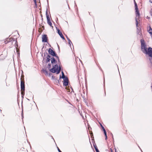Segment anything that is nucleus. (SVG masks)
<instances>
[{
    "label": "nucleus",
    "instance_id": "nucleus-3",
    "mask_svg": "<svg viewBox=\"0 0 152 152\" xmlns=\"http://www.w3.org/2000/svg\"><path fill=\"white\" fill-rule=\"evenodd\" d=\"M48 52L51 55L55 56L58 59V57L57 56L56 54V53L55 52L53 51L52 49L51 48H49L48 50Z\"/></svg>",
    "mask_w": 152,
    "mask_h": 152
},
{
    "label": "nucleus",
    "instance_id": "nucleus-7",
    "mask_svg": "<svg viewBox=\"0 0 152 152\" xmlns=\"http://www.w3.org/2000/svg\"><path fill=\"white\" fill-rule=\"evenodd\" d=\"M68 79L67 77H66L64 80L63 85L65 86H66L68 85Z\"/></svg>",
    "mask_w": 152,
    "mask_h": 152
},
{
    "label": "nucleus",
    "instance_id": "nucleus-12",
    "mask_svg": "<svg viewBox=\"0 0 152 152\" xmlns=\"http://www.w3.org/2000/svg\"><path fill=\"white\" fill-rule=\"evenodd\" d=\"M15 47H16V50H17V51H18V50H19V49L18 48V42H17V41H16L15 42Z\"/></svg>",
    "mask_w": 152,
    "mask_h": 152
},
{
    "label": "nucleus",
    "instance_id": "nucleus-33",
    "mask_svg": "<svg viewBox=\"0 0 152 152\" xmlns=\"http://www.w3.org/2000/svg\"><path fill=\"white\" fill-rule=\"evenodd\" d=\"M66 38H67V39H68V40H69V39L68 37H67V36H66Z\"/></svg>",
    "mask_w": 152,
    "mask_h": 152
},
{
    "label": "nucleus",
    "instance_id": "nucleus-23",
    "mask_svg": "<svg viewBox=\"0 0 152 152\" xmlns=\"http://www.w3.org/2000/svg\"><path fill=\"white\" fill-rule=\"evenodd\" d=\"M95 149V150H96V152H99V150L98 149V148H96Z\"/></svg>",
    "mask_w": 152,
    "mask_h": 152
},
{
    "label": "nucleus",
    "instance_id": "nucleus-21",
    "mask_svg": "<svg viewBox=\"0 0 152 152\" xmlns=\"http://www.w3.org/2000/svg\"><path fill=\"white\" fill-rule=\"evenodd\" d=\"M42 31V30L40 28H39L38 30V31L39 33H41Z\"/></svg>",
    "mask_w": 152,
    "mask_h": 152
},
{
    "label": "nucleus",
    "instance_id": "nucleus-14",
    "mask_svg": "<svg viewBox=\"0 0 152 152\" xmlns=\"http://www.w3.org/2000/svg\"><path fill=\"white\" fill-rule=\"evenodd\" d=\"M20 80L21 82L22 81L23 82H25L24 80V76L23 75H21V76Z\"/></svg>",
    "mask_w": 152,
    "mask_h": 152
},
{
    "label": "nucleus",
    "instance_id": "nucleus-37",
    "mask_svg": "<svg viewBox=\"0 0 152 152\" xmlns=\"http://www.w3.org/2000/svg\"><path fill=\"white\" fill-rule=\"evenodd\" d=\"M151 88L152 89V86H151Z\"/></svg>",
    "mask_w": 152,
    "mask_h": 152
},
{
    "label": "nucleus",
    "instance_id": "nucleus-20",
    "mask_svg": "<svg viewBox=\"0 0 152 152\" xmlns=\"http://www.w3.org/2000/svg\"><path fill=\"white\" fill-rule=\"evenodd\" d=\"M93 146L94 148H95V149L98 148L96 144H93Z\"/></svg>",
    "mask_w": 152,
    "mask_h": 152
},
{
    "label": "nucleus",
    "instance_id": "nucleus-38",
    "mask_svg": "<svg viewBox=\"0 0 152 152\" xmlns=\"http://www.w3.org/2000/svg\"><path fill=\"white\" fill-rule=\"evenodd\" d=\"M151 2L152 3V1Z\"/></svg>",
    "mask_w": 152,
    "mask_h": 152
},
{
    "label": "nucleus",
    "instance_id": "nucleus-27",
    "mask_svg": "<svg viewBox=\"0 0 152 152\" xmlns=\"http://www.w3.org/2000/svg\"><path fill=\"white\" fill-rule=\"evenodd\" d=\"M58 149L59 152H62L58 148Z\"/></svg>",
    "mask_w": 152,
    "mask_h": 152
},
{
    "label": "nucleus",
    "instance_id": "nucleus-36",
    "mask_svg": "<svg viewBox=\"0 0 152 152\" xmlns=\"http://www.w3.org/2000/svg\"><path fill=\"white\" fill-rule=\"evenodd\" d=\"M50 65H51L50 64H48V66H50Z\"/></svg>",
    "mask_w": 152,
    "mask_h": 152
},
{
    "label": "nucleus",
    "instance_id": "nucleus-18",
    "mask_svg": "<svg viewBox=\"0 0 152 152\" xmlns=\"http://www.w3.org/2000/svg\"><path fill=\"white\" fill-rule=\"evenodd\" d=\"M46 17H47V21H49L50 20V18L49 17V15L46 13Z\"/></svg>",
    "mask_w": 152,
    "mask_h": 152
},
{
    "label": "nucleus",
    "instance_id": "nucleus-29",
    "mask_svg": "<svg viewBox=\"0 0 152 152\" xmlns=\"http://www.w3.org/2000/svg\"><path fill=\"white\" fill-rule=\"evenodd\" d=\"M50 58V56L49 55H48V58Z\"/></svg>",
    "mask_w": 152,
    "mask_h": 152
},
{
    "label": "nucleus",
    "instance_id": "nucleus-9",
    "mask_svg": "<svg viewBox=\"0 0 152 152\" xmlns=\"http://www.w3.org/2000/svg\"><path fill=\"white\" fill-rule=\"evenodd\" d=\"M42 71L43 72V73L46 75H48V71L46 70V69H43L42 70Z\"/></svg>",
    "mask_w": 152,
    "mask_h": 152
},
{
    "label": "nucleus",
    "instance_id": "nucleus-19",
    "mask_svg": "<svg viewBox=\"0 0 152 152\" xmlns=\"http://www.w3.org/2000/svg\"><path fill=\"white\" fill-rule=\"evenodd\" d=\"M62 76L61 77L62 78L65 79V75H64V72H62Z\"/></svg>",
    "mask_w": 152,
    "mask_h": 152
},
{
    "label": "nucleus",
    "instance_id": "nucleus-24",
    "mask_svg": "<svg viewBox=\"0 0 152 152\" xmlns=\"http://www.w3.org/2000/svg\"><path fill=\"white\" fill-rule=\"evenodd\" d=\"M68 40L69 41V43L70 45H71L70 43H72L71 41H70V39H69V40Z\"/></svg>",
    "mask_w": 152,
    "mask_h": 152
},
{
    "label": "nucleus",
    "instance_id": "nucleus-25",
    "mask_svg": "<svg viewBox=\"0 0 152 152\" xmlns=\"http://www.w3.org/2000/svg\"><path fill=\"white\" fill-rule=\"evenodd\" d=\"M138 24V22L137 20L136 22V25L137 26Z\"/></svg>",
    "mask_w": 152,
    "mask_h": 152
},
{
    "label": "nucleus",
    "instance_id": "nucleus-16",
    "mask_svg": "<svg viewBox=\"0 0 152 152\" xmlns=\"http://www.w3.org/2000/svg\"><path fill=\"white\" fill-rule=\"evenodd\" d=\"M103 131H104V135L105 136V140H107V136L106 132L105 129H104V130Z\"/></svg>",
    "mask_w": 152,
    "mask_h": 152
},
{
    "label": "nucleus",
    "instance_id": "nucleus-34",
    "mask_svg": "<svg viewBox=\"0 0 152 152\" xmlns=\"http://www.w3.org/2000/svg\"><path fill=\"white\" fill-rule=\"evenodd\" d=\"M90 134H91V135H93V133L92 132L90 133Z\"/></svg>",
    "mask_w": 152,
    "mask_h": 152
},
{
    "label": "nucleus",
    "instance_id": "nucleus-32",
    "mask_svg": "<svg viewBox=\"0 0 152 152\" xmlns=\"http://www.w3.org/2000/svg\"><path fill=\"white\" fill-rule=\"evenodd\" d=\"M126 132L125 133V134H127V130H126Z\"/></svg>",
    "mask_w": 152,
    "mask_h": 152
},
{
    "label": "nucleus",
    "instance_id": "nucleus-4",
    "mask_svg": "<svg viewBox=\"0 0 152 152\" xmlns=\"http://www.w3.org/2000/svg\"><path fill=\"white\" fill-rule=\"evenodd\" d=\"M42 42H47L48 40V38L47 35L44 34L42 36Z\"/></svg>",
    "mask_w": 152,
    "mask_h": 152
},
{
    "label": "nucleus",
    "instance_id": "nucleus-13",
    "mask_svg": "<svg viewBox=\"0 0 152 152\" xmlns=\"http://www.w3.org/2000/svg\"><path fill=\"white\" fill-rule=\"evenodd\" d=\"M51 60L52 64H53V63H55L56 62V61L54 58H51Z\"/></svg>",
    "mask_w": 152,
    "mask_h": 152
},
{
    "label": "nucleus",
    "instance_id": "nucleus-26",
    "mask_svg": "<svg viewBox=\"0 0 152 152\" xmlns=\"http://www.w3.org/2000/svg\"><path fill=\"white\" fill-rule=\"evenodd\" d=\"M101 127H102V129L103 130H104V129H105L104 128V127L102 125H101Z\"/></svg>",
    "mask_w": 152,
    "mask_h": 152
},
{
    "label": "nucleus",
    "instance_id": "nucleus-5",
    "mask_svg": "<svg viewBox=\"0 0 152 152\" xmlns=\"http://www.w3.org/2000/svg\"><path fill=\"white\" fill-rule=\"evenodd\" d=\"M134 3L135 4V9L136 10V13L137 15H139V12L138 10L137 6V3L135 2V1H134Z\"/></svg>",
    "mask_w": 152,
    "mask_h": 152
},
{
    "label": "nucleus",
    "instance_id": "nucleus-28",
    "mask_svg": "<svg viewBox=\"0 0 152 152\" xmlns=\"http://www.w3.org/2000/svg\"><path fill=\"white\" fill-rule=\"evenodd\" d=\"M150 14L151 15H152V9L151 10V11H150Z\"/></svg>",
    "mask_w": 152,
    "mask_h": 152
},
{
    "label": "nucleus",
    "instance_id": "nucleus-15",
    "mask_svg": "<svg viewBox=\"0 0 152 152\" xmlns=\"http://www.w3.org/2000/svg\"><path fill=\"white\" fill-rule=\"evenodd\" d=\"M47 22H48V24L51 26V27H52V28L53 27L52 26V23L51 22L50 20H49V21H47Z\"/></svg>",
    "mask_w": 152,
    "mask_h": 152
},
{
    "label": "nucleus",
    "instance_id": "nucleus-10",
    "mask_svg": "<svg viewBox=\"0 0 152 152\" xmlns=\"http://www.w3.org/2000/svg\"><path fill=\"white\" fill-rule=\"evenodd\" d=\"M11 38H7L6 39V40L4 41V43L5 44L8 43L9 42L11 41Z\"/></svg>",
    "mask_w": 152,
    "mask_h": 152
},
{
    "label": "nucleus",
    "instance_id": "nucleus-6",
    "mask_svg": "<svg viewBox=\"0 0 152 152\" xmlns=\"http://www.w3.org/2000/svg\"><path fill=\"white\" fill-rule=\"evenodd\" d=\"M20 88L21 90H25V82H20Z\"/></svg>",
    "mask_w": 152,
    "mask_h": 152
},
{
    "label": "nucleus",
    "instance_id": "nucleus-22",
    "mask_svg": "<svg viewBox=\"0 0 152 152\" xmlns=\"http://www.w3.org/2000/svg\"><path fill=\"white\" fill-rule=\"evenodd\" d=\"M50 61V59L49 58H47V59H46V61L47 62H48Z\"/></svg>",
    "mask_w": 152,
    "mask_h": 152
},
{
    "label": "nucleus",
    "instance_id": "nucleus-35",
    "mask_svg": "<svg viewBox=\"0 0 152 152\" xmlns=\"http://www.w3.org/2000/svg\"><path fill=\"white\" fill-rule=\"evenodd\" d=\"M111 152H113V150L112 149H111Z\"/></svg>",
    "mask_w": 152,
    "mask_h": 152
},
{
    "label": "nucleus",
    "instance_id": "nucleus-8",
    "mask_svg": "<svg viewBox=\"0 0 152 152\" xmlns=\"http://www.w3.org/2000/svg\"><path fill=\"white\" fill-rule=\"evenodd\" d=\"M57 31H58V33L60 35L61 37L63 39H65L63 35L61 32L60 31V30L59 29H57Z\"/></svg>",
    "mask_w": 152,
    "mask_h": 152
},
{
    "label": "nucleus",
    "instance_id": "nucleus-30",
    "mask_svg": "<svg viewBox=\"0 0 152 152\" xmlns=\"http://www.w3.org/2000/svg\"><path fill=\"white\" fill-rule=\"evenodd\" d=\"M17 50V53H18V54H19V50H18V51H17V50Z\"/></svg>",
    "mask_w": 152,
    "mask_h": 152
},
{
    "label": "nucleus",
    "instance_id": "nucleus-31",
    "mask_svg": "<svg viewBox=\"0 0 152 152\" xmlns=\"http://www.w3.org/2000/svg\"><path fill=\"white\" fill-rule=\"evenodd\" d=\"M34 3H35V4H36V3H37L36 1V0L34 1Z\"/></svg>",
    "mask_w": 152,
    "mask_h": 152
},
{
    "label": "nucleus",
    "instance_id": "nucleus-11",
    "mask_svg": "<svg viewBox=\"0 0 152 152\" xmlns=\"http://www.w3.org/2000/svg\"><path fill=\"white\" fill-rule=\"evenodd\" d=\"M148 32L150 34L152 35V29L151 27H149V29L148 30Z\"/></svg>",
    "mask_w": 152,
    "mask_h": 152
},
{
    "label": "nucleus",
    "instance_id": "nucleus-17",
    "mask_svg": "<svg viewBox=\"0 0 152 152\" xmlns=\"http://www.w3.org/2000/svg\"><path fill=\"white\" fill-rule=\"evenodd\" d=\"M25 90H21V94L22 95V96L23 97L25 94V92H24Z\"/></svg>",
    "mask_w": 152,
    "mask_h": 152
},
{
    "label": "nucleus",
    "instance_id": "nucleus-1",
    "mask_svg": "<svg viewBox=\"0 0 152 152\" xmlns=\"http://www.w3.org/2000/svg\"><path fill=\"white\" fill-rule=\"evenodd\" d=\"M141 48L142 52L146 55H148L149 57L152 58V48L149 47L147 48L146 45L143 39H141Z\"/></svg>",
    "mask_w": 152,
    "mask_h": 152
},
{
    "label": "nucleus",
    "instance_id": "nucleus-2",
    "mask_svg": "<svg viewBox=\"0 0 152 152\" xmlns=\"http://www.w3.org/2000/svg\"><path fill=\"white\" fill-rule=\"evenodd\" d=\"M61 67H59L58 69V66L57 64H56L52 69H50L49 70L51 72L55 73L56 72L57 74H58L61 71Z\"/></svg>",
    "mask_w": 152,
    "mask_h": 152
}]
</instances>
